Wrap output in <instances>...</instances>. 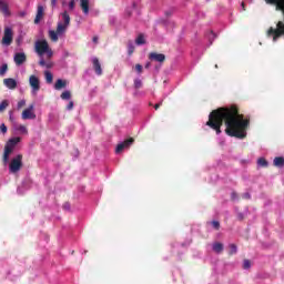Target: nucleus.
<instances>
[{"instance_id":"5fc2aeb1","label":"nucleus","mask_w":284,"mask_h":284,"mask_svg":"<svg viewBox=\"0 0 284 284\" xmlns=\"http://www.w3.org/2000/svg\"><path fill=\"white\" fill-rule=\"evenodd\" d=\"M215 68H219V65H217V64H215Z\"/></svg>"},{"instance_id":"423d86ee","label":"nucleus","mask_w":284,"mask_h":284,"mask_svg":"<svg viewBox=\"0 0 284 284\" xmlns=\"http://www.w3.org/2000/svg\"><path fill=\"white\" fill-rule=\"evenodd\" d=\"M21 119L23 121L37 119V113H34V104H30L29 108L22 111Z\"/></svg>"},{"instance_id":"72a5a7b5","label":"nucleus","mask_w":284,"mask_h":284,"mask_svg":"<svg viewBox=\"0 0 284 284\" xmlns=\"http://www.w3.org/2000/svg\"><path fill=\"white\" fill-rule=\"evenodd\" d=\"M45 54L48 55V59H52V54H54V52L49 47L48 50L45 51Z\"/></svg>"},{"instance_id":"a211bd4d","label":"nucleus","mask_w":284,"mask_h":284,"mask_svg":"<svg viewBox=\"0 0 284 284\" xmlns=\"http://www.w3.org/2000/svg\"><path fill=\"white\" fill-rule=\"evenodd\" d=\"M273 165L275 168H284V158L283 156H276L274 160H273Z\"/></svg>"},{"instance_id":"49530a36","label":"nucleus","mask_w":284,"mask_h":284,"mask_svg":"<svg viewBox=\"0 0 284 284\" xmlns=\"http://www.w3.org/2000/svg\"><path fill=\"white\" fill-rule=\"evenodd\" d=\"M211 37L212 39H216V34H214V32L211 31Z\"/></svg>"},{"instance_id":"8fccbe9b","label":"nucleus","mask_w":284,"mask_h":284,"mask_svg":"<svg viewBox=\"0 0 284 284\" xmlns=\"http://www.w3.org/2000/svg\"><path fill=\"white\" fill-rule=\"evenodd\" d=\"M64 207H70V204L64 205Z\"/></svg>"},{"instance_id":"ddd939ff","label":"nucleus","mask_w":284,"mask_h":284,"mask_svg":"<svg viewBox=\"0 0 284 284\" xmlns=\"http://www.w3.org/2000/svg\"><path fill=\"white\" fill-rule=\"evenodd\" d=\"M44 8L41 4H38V9H37V14H36V19H34V23H41V19H43V14H44Z\"/></svg>"},{"instance_id":"ea45409f","label":"nucleus","mask_w":284,"mask_h":284,"mask_svg":"<svg viewBox=\"0 0 284 284\" xmlns=\"http://www.w3.org/2000/svg\"><path fill=\"white\" fill-rule=\"evenodd\" d=\"M237 219H239V221H243V219H245V216L243 215V213H239Z\"/></svg>"},{"instance_id":"864d4df0","label":"nucleus","mask_w":284,"mask_h":284,"mask_svg":"<svg viewBox=\"0 0 284 284\" xmlns=\"http://www.w3.org/2000/svg\"><path fill=\"white\" fill-rule=\"evenodd\" d=\"M170 14H172V13H170V12H166V16H170Z\"/></svg>"},{"instance_id":"bb28decb","label":"nucleus","mask_w":284,"mask_h":284,"mask_svg":"<svg viewBox=\"0 0 284 284\" xmlns=\"http://www.w3.org/2000/svg\"><path fill=\"white\" fill-rule=\"evenodd\" d=\"M17 130L18 132H21V134H28V128L23 124L18 125Z\"/></svg>"},{"instance_id":"f257e3e1","label":"nucleus","mask_w":284,"mask_h":284,"mask_svg":"<svg viewBox=\"0 0 284 284\" xmlns=\"http://www.w3.org/2000/svg\"><path fill=\"white\" fill-rule=\"evenodd\" d=\"M223 123L226 125L225 133L227 136H234L235 139H245L247 136L250 119H245L243 114L239 113V108L235 105L213 110L209 115L206 125L214 130L216 134H221Z\"/></svg>"},{"instance_id":"6e6552de","label":"nucleus","mask_w":284,"mask_h":284,"mask_svg":"<svg viewBox=\"0 0 284 284\" xmlns=\"http://www.w3.org/2000/svg\"><path fill=\"white\" fill-rule=\"evenodd\" d=\"M29 85L31 87L32 94H37L41 90V81L37 78V75H30Z\"/></svg>"},{"instance_id":"de8ad7c7","label":"nucleus","mask_w":284,"mask_h":284,"mask_svg":"<svg viewBox=\"0 0 284 284\" xmlns=\"http://www.w3.org/2000/svg\"><path fill=\"white\" fill-rule=\"evenodd\" d=\"M242 9L245 10V2H242Z\"/></svg>"},{"instance_id":"a18cd8bd","label":"nucleus","mask_w":284,"mask_h":284,"mask_svg":"<svg viewBox=\"0 0 284 284\" xmlns=\"http://www.w3.org/2000/svg\"><path fill=\"white\" fill-rule=\"evenodd\" d=\"M9 114H10V115H9V120H10V121H14V118L12 116V111H10Z\"/></svg>"},{"instance_id":"09e8293b","label":"nucleus","mask_w":284,"mask_h":284,"mask_svg":"<svg viewBox=\"0 0 284 284\" xmlns=\"http://www.w3.org/2000/svg\"><path fill=\"white\" fill-rule=\"evenodd\" d=\"M245 196H246V199H250V195H248V193H246V194H245Z\"/></svg>"},{"instance_id":"4be33fe9","label":"nucleus","mask_w":284,"mask_h":284,"mask_svg":"<svg viewBox=\"0 0 284 284\" xmlns=\"http://www.w3.org/2000/svg\"><path fill=\"white\" fill-rule=\"evenodd\" d=\"M60 98L63 101H70V99H72V93L70 91H64L61 93Z\"/></svg>"},{"instance_id":"393cba45","label":"nucleus","mask_w":284,"mask_h":284,"mask_svg":"<svg viewBox=\"0 0 284 284\" xmlns=\"http://www.w3.org/2000/svg\"><path fill=\"white\" fill-rule=\"evenodd\" d=\"M257 165H260V168H267V165L270 164L267 163V160H265V158H260L257 160Z\"/></svg>"},{"instance_id":"6ab92c4d","label":"nucleus","mask_w":284,"mask_h":284,"mask_svg":"<svg viewBox=\"0 0 284 284\" xmlns=\"http://www.w3.org/2000/svg\"><path fill=\"white\" fill-rule=\"evenodd\" d=\"M223 250H224L223 243L215 242L213 244V252H215V254H221Z\"/></svg>"},{"instance_id":"dca6fc26","label":"nucleus","mask_w":284,"mask_h":284,"mask_svg":"<svg viewBox=\"0 0 284 284\" xmlns=\"http://www.w3.org/2000/svg\"><path fill=\"white\" fill-rule=\"evenodd\" d=\"M80 8H82V12L84 14L90 13V0H80Z\"/></svg>"},{"instance_id":"b1692460","label":"nucleus","mask_w":284,"mask_h":284,"mask_svg":"<svg viewBox=\"0 0 284 284\" xmlns=\"http://www.w3.org/2000/svg\"><path fill=\"white\" fill-rule=\"evenodd\" d=\"M44 77H45L47 83H52V81H53V79H54V77L52 75V72L45 71V72H44Z\"/></svg>"},{"instance_id":"4468645a","label":"nucleus","mask_w":284,"mask_h":284,"mask_svg":"<svg viewBox=\"0 0 284 284\" xmlns=\"http://www.w3.org/2000/svg\"><path fill=\"white\" fill-rule=\"evenodd\" d=\"M3 84L6 85V88H8L9 90H16L17 89V80L12 79V78H7L3 80Z\"/></svg>"},{"instance_id":"f704fd0d","label":"nucleus","mask_w":284,"mask_h":284,"mask_svg":"<svg viewBox=\"0 0 284 284\" xmlns=\"http://www.w3.org/2000/svg\"><path fill=\"white\" fill-rule=\"evenodd\" d=\"M0 132H2V134H6L8 132V126H6V124H1L0 125Z\"/></svg>"},{"instance_id":"7ed1b4c3","label":"nucleus","mask_w":284,"mask_h":284,"mask_svg":"<svg viewBox=\"0 0 284 284\" xmlns=\"http://www.w3.org/2000/svg\"><path fill=\"white\" fill-rule=\"evenodd\" d=\"M21 168H23V155L18 154L11 160L9 164V172H11V174H17V172L21 171Z\"/></svg>"},{"instance_id":"412c9836","label":"nucleus","mask_w":284,"mask_h":284,"mask_svg":"<svg viewBox=\"0 0 284 284\" xmlns=\"http://www.w3.org/2000/svg\"><path fill=\"white\" fill-rule=\"evenodd\" d=\"M136 45H145V37L143 33H140L138 38L135 39Z\"/></svg>"},{"instance_id":"c9c22d12","label":"nucleus","mask_w":284,"mask_h":284,"mask_svg":"<svg viewBox=\"0 0 284 284\" xmlns=\"http://www.w3.org/2000/svg\"><path fill=\"white\" fill-rule=\"evenodd\" d=\"M135 70H136V72H139V74H141V72H143V65L135 64Z\"/></svg>"},{"instance_id":"79ce46f5","label":"nucleus","mask_w":284,"mask_h":284,"mask_svg":"<svg viewBox=\"0 0 284 284\" xmlns=\"http://www.w3.org/2000/svg\"><path fill=\"white\" fill-rule=\"evenodd\" d=\"M39 65H41L42 68L45 65V60H43V59H41L40 61H39Z\"/></svg>"},{"instance_id":"f03ea898","label":"nucleus","mask_w":284,"mask_h":284,"mask_svg":"<svg viewBox=\"0 0 284 284\" xmlns=\"http://www.w3.org/2000/svg\"><path fill=\"white\" fill-rule=\"evenodd\" d=\"M19 143H21L20 136H16L8 140V142L4 145V152L2 156L3 163H8L10 161V155L12 154V152H14V148H17Z\"/></svg>"},{"instance_id":"2f4dec72","label":"nucleus","mask_w":284,"mask_h":284,"mask_svg":"<svg viewBox=\"0 0 284 284\" xmlns=\"http://www.w3.org/2000/svg\"><path fill=\"white\" fill-rule=\"evenodd\" d=\"M250 267H252V263L250 262V260H244L243 268L244 270H250Z\"/></svg>"},{"instance_id":"c756f323","label":"nucleus","mask_w":284,"mask_h":284,"mask_svg":"<svg viewBox=\"0 0 284 284\" xmlns=\"http://www.w3.org/2000/svg\"><path fill=\"white\" fill-rule=\"evenodd\" d=\"M128 50H129V54H133L134 53V44L132 43V41H129Z\"/></svg>"},{"instance_id":"e433bc0d","label":"nucleus","mask_w":284,"mask_h":284,"mask_svg":"<svg viewBox=\"0 0 284 284\" xmlns=\"http://www.w3.org/2000/svg\"><path fill=\"white\" fill-rule=\"evenodd\" d=\"M74 6H77V2H75L74 0H71V1L69 2V8H70V10H74Z\"/></svg>"},{"instance_id":"a878e982","label":"nucleus","mask_w":284,"mask_h":284,"mask_svg":"<svg viewBox=\"0 0 284 284\" xmlns=\"http://www.w3.org/2000/svg\"><path fill=\"white\" fill-rule=\"evenodd\" d=\"M6 72H8V64L4 63L0 67V77H6Z\"/></svg>"},{"instance_id":"a19ab883","label":"nucleus","mask_w":284,"mask_h":284,"mask_svg":"<svg viewBox=\"0 0 284 284\" xmlns=\"http://www.w3.org/2000/svg\"><path fill=\"white\" fill-rule=\"evenodd\" d=\"M161 105H163V102L156 103V104L154 105V110H159V108H161Z\"/></svg>"},{"instance_id":"f3484780","label":"nucleus","mask_w":284,"mask_h":284,"mask_svg":"<svg viewBox=\"0 0 284 284\" xmlns=\"http://www.w3.org/2000/svg\"><path fill=\"white\" fill-rule=\"evenodd\" d=\"M68 85V81L58 79L55 84H54V90H63Z\"/></svg>"},{"instance_id":"58836bf2","label":"nucleus","mask_w":284,"mask_h":284,"mask_svg":"<svg viewBox=\"0 0 284 284\" xmlns=\"http://www.w3.org/2000/svg\"><path fill=\"white\" fill-rule=\"evenodd\" d=\"M74 108V102L70 101L67 105V110H72Z\"/></svg>"},{"instance_id":"473e14b6","label":"nucleus","mask_w":284,"mask_h":284,"mask_svg":"<svg viewBox=\"0 0 284 284\" xmlns=\"http://www.w3.org/2000/svg\"><path fill=\"white\" fill-rule=\"evenodd\" d=\"M21 108H26V100H20V101L18 102L17 109H18V110H21Z\"/></svg>"},{"instance_id":"20e7f679","label":"nucleus","mask_w":284,"mask_h":284,"mask_svg":"<svg viewBox=\"0 0 284 284\" xmlns=\"http://www.w3.org/2000/svg\"><path fill=\"white\" fill-rule=\"evenodd\" d=\"M62 19H63V22H58V27L55 30L58 34H63L68 30V27L70 26V14H68V11H64L62 13Z\"/></svg>"},{"instance_id":"c85d7f7f","label":"nucleus","mask_w":284,"mask_h":284,"mask_svg":"<svg viewBox=\"0 0 284 284\" xmlns=\"http://www.w3.org/2000/svg\"><path fill=\"white\" fill-rule=\"evenodd\" d=\"M8 105H9L8 100H3V101L0 103V112L6 111V108H8Z\"/></svg>"},{"instance_id":"aec40b11","label":"nucleus","mask_w":284,"mask_h":284,"mask_svg":"<svg viewBox=\"0 0 284 284\" xmlns=\"http://www.w3.org/2000/svg\"><path fill=\"white\" fill-rule=\"evenodd\" d=\"M59 34H61V33H57V31H54V30L49 31V37H50L51 41H53L54 43H57V41H59Z\"/></svg>"},{"instance_id":"4c0bfd02","label":"nucleus","mask_w":284,"mask_h":284,"mask_svg":"<svg viewBox=\"0 0 284 284\" xmlns=\"http://www.w3.org/2000/svg\"><path fill=\"white\" fill-rule=\"evenodd\" d=\"M231 199L232 201H236L239 199V194L236 192H232Z\"/></svg>"},{"instance_id":"3c124183","label":"nucleus","mask_w":284,"mask_h":284,"mask_svg":"<svg viewBox=\"0 0 284 284\" xmlns=\"http://www.w3.org/2000/svg\"><path fill=\"white\" fill-rule=\"evenodd\" d=\"M64 207H70V204L64 205Z\"/></svg>"},{"instance_id":"2eb2a0df","label":"nucleus","mask_w":284,"mask_h":284,"mask_svg":"<svg viewBox=\"0 0 284 284\" xmlns=\"http://www.w3.org/2000/svg\"><path fill=\"white\" fill-rule=\"evenodd\" d=\"M0 12H2L4 17H10V14H12L10 12V7L8 6V2L2 0V2L0 3Z\"/></svg>"},{"instance_id":"cd10ccee","label":"nucleus","mask_w":284,"mask_h":284,"mask_svg":"<svg viewBox=\"0 0 284 284\" xmlns=\"http://www.w3.org/2000/svg\"><path fill=\"white\" fill-rule=\"evenodd\" d=\"M142 87H143V82L140 79H135L134 80V88L136 90H140V88H142Z\"/></svg>"},{"instance_id":"9b49d317","label":"nucleus","mask_w":284,"mask_h":284,"mask_svg":"<svg viewBox=\"0 0 284 284\" xmlns=\"http://www.w3.org/2000/svg\"><path fill=\"white\" fill-rule=\"evenodd\" d=\"M149 59L151 61H156L158 63H163L165 61V54L156 53V52H151L149 54Z\"/></svg>"},{"instance_id":"c03bdc74","label":"nucleus","mask_w":284,"mask_h":284,"mask_svg":"<svg viewBox=\"0 0 284 284\" xmlns=\"http://www.w3.org/2000/svg\"><path fill=\"white\" fill-rule=\"evenodd\" d=\"M57 1H58V0H51V6H52V8H54V7L57 6Z\"/></svg>"},{"instance_id":"603ef678","label":"nucleus","mask_w":284,"mask_h":284,"mask_svg":"<svg viewBox=\"0 0 284 284\" xmlns=\"http://www.w3.org/2000/svg\"><path fill=\"white\" fill-rule=\"evenodd\" d=\"M64 207H70V204L64 205Z\"/></svg>"},{"instance_id":"5701e85b","label":"nucleus","mask_w":284,"mask_h":284,"mask_svg":"<svg viewBox=\"0 0 284 284\" xmlns=\"http://www.w3.org/2000/svg\"><path fill=\"white\" fill-rule=\"evenodd\" d=\"M229 255L230 256H234V254H236V252H239V247L236 246V244H230L229 245Z\"/></svg>"},{"instance_id":"1a4fd4ad","label":"nucleus","mask_w":284,"mask_h":284,"mask_svg":"<svg viewBox=\"0 0 284 284\" xmlns=\"http://www.w3.org/2000/svg\"><path fill=\"white\" fill-rule=\"evenodd\" d=\"M132 143H134V138H129V139L124 140L122 143L116 145L115 154H121V151L128 150V148H130V145H132Z\"/></svg>"},{"instance_id":"f8f14e48","label":"nucleus","mask_w":284,"mask_h":284,"mask_svg":"<svg viewBox=\"0 0 284 284\" xmlns=\"http://www.w3.org/2000/svg\"><path fill=\"white\" fill-rule=\"evenodd\" d=\"M92 63L95 74H98V77H101V74H103V69L101 68V62L99 61V58H93Z\"/></svg>"},{"instance_id":"7c9ffc66","label":"nucleus","mask_w":284,"mask_h":284,"mask_svg":"<svg viewBox=\"0 0 284 284\" xmlns=\"http://www.w3.org/2000/svg\"><path fill=\"white\" fill-rule=\"evenodd\" d=\"M211 225L214 227V230H221V223L219 221H212Z\"/></svg>"},{"instance_id":"0eeeda50","label":"nucleus","mask_w":284,"mask_h":284,"mask_svg":"<svg viewBox=\"0 0 284 284\" xmlns=\"http://www.w3.org/2000/svg\"><path fill=\"white\" fill-rule=\"evenodd\" d=\"M14 33L10 27L4 28V34L2 37V45H12Z\"/></svg>"},{"instance_id":"39448f33","label":"nucleus","mask_w":284,"mask_h":284,"mask_svg":"<svg viewBox=\"0 0 284 284\" xmlns=\"http://www.w3.org/2000/svg\"><path fill=\"white\" fill-rule=\"evenodd\" d=\"M50 48V44H48V40H38L36 42V52L39 54V57H43L45 52H48V49Z\"/></svg>"},{"instance_id":"37998d69","label":"nucleus","mask_w":284,"mask_h":284,"mask_svg":"<svg viewBox=\"0 0 284 284\" xmlns=\"http://www.w3.org/2000/svg\"><path fill=\"white\" fill-rule=\"evenodd\" d=\"M92 41H93V43H99V37H93V39H92Z\"/></svg>"},{"instance_id":"9d476101","label":"nucleus","mask_w":284,"mask_h":284,"mask_svg":"<svg viewBox=\"0 0 284 284\" xmlns=\"http://www.w3.org/2000/svg\"><path fill=\"white\" fill-rule=\"evenodd\" d=\"M28 57L23 52L16 53L13 58L16 65H23V63H26Z\"/></svg>"}]
</instances>
